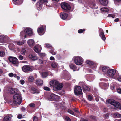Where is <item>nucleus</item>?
<instances>
[{
    "label": "nucleus",
    "instance_id": "57",
    "mask_svg": "<svg viewBox=\"0 0 121 121\" xmlns=\"http://www.w3.org/2000/svg\"><path fill=\"white\" fill-rule=\"evenodd\" d=\"M81 121H88V120L87 119H84L83 118H81Z\"/></svg>",
    "mask_w": 121,
    "mask_h": 121
},
{
    "label": "nucleus",
    "instance_id": "45",
    "mask_svg": "<svg viewBox=\"0 0 121 121\" xmlns=\"http://www.w3.org/2000/svg\"><path fill=\"white\" fill-rule=\"evenodd\" d=\"M88 99L89 101H91L92 99V97L91 95H88Z\"/></svg>",
    "mask_w": 121,
    "mask_h": 121
},
{
    "label": "nucleus",
    "instance_id": "41",
    "mask_svg": "<svg viewBox=\"0 0 121 121\" xmlns=\"http://www.w3.org/2000/svg\"><path fill=\"white\" fill-rule=\"evenodd\" d=\"M40 1L42 2V4H45L48 2V1L47 0H41Z\"/></svg>",
    "mask_w": 121,
    "mask_h": 121
},
{
    "label": "nucleus",
    "instance_id": "11",
    "mask_svg": "<svg viewBox=\"0 0 121 121\" xmlns=\"http://www.w3.org/2000/svg\"><path fill=\"white\" fill-rule=\"evenodd\" d=\"M25 32L26 34L29 36H31L33 34V33L31 29L27 27L25 29Z\"/></svg>",
    "mask_w": 121,
    "mask_h": 121
},
{
    "label": "nucleus",
    "instance_id": "54",
    "mask_svg": "<svg viewBox=\"0 0 121 121\" xmlns=\"http://www.w3.org/2000/svg\"><path fill=\"white\" fill-rule=\"evenodd\" d=\"M117 91L118 93L121 94V89L118 88L117 89Z\"/></svg>",
    "mask_w": 121,
    "mask_h": 121
},
{
    "label": "nucleus",
    "instance_id": "58",
    "mask_svg": "<svg viewBox=\"0 0 121 121\" xmlns=\"http://www.w3.org/2000/svg\"><path fill=\"white\" fill-rule=\"evenodd\" d=\"M50 59L51 60H55L53 56H51L50 58Z\"/></svg>",
    "mask_w": 121,
    "mask_h": 121
},
{
    "label": "nucleus",
    "instance_id": "29",
    "mask_svg": "<svg viewBox=\"0 0 121 121\" xmlns=\"http://www.w3.org/2000/svg\"><path fill=\"white\" fill-rule=\"evenodd\" d=\"M113 117L115 118L121 117V114L118 113H116L114 114Z\"/></svg>",
    "mask_w": 121,
    "mask_h": 121
},
{
    "label": "nucleus",
    "instance_id": "8",
    "mask_svg": "<svg viewBox=\"0 0 121 121\" xmlns=\"http://www.w3.org/2000/svg\"><path fill=\"white\" fill-rule=\"evenodd\" d=\"M86 63L90 66V67L94 70H95L96 67L97 65L95 63H94L90 60H87L86 61Z\"/></svg>",
    "mask_w": 121,
    "mask_h": 121
},
{
    "label": "nucleus",
    "instance_id": "13",
    "mask_svg": "<svg viewBox=\"0 0 121 121\" xmlns=\"http://www.w3.org/2000/svg\"><path fill=\"white\" fill-rule=\"evenodd\" d=\"M37 31L39 34L41 35H43L45 33V30L43 27H39L37 29Z\"/></svg>",
    "mask_w": 121,
    "mask_h": 121
},
{
    "label": "nucleus",
    "instance_id": "17",
    "mask_svg": "<svg viewBox=\"0 0 121 121\" xmlns=\"http://www.w3.org/2000/svg\"><path fill=\"white\" fill-rule=\"evenodd\" d=\"M27 42L28 44L30 47H32L34 46L35 43L34 40L32 39L28 40L27 41Z\"/></svg>",
    "mask_w": 121,
    "mask_h": 121
},
{
    "label": "nucleus",
    "instance_id": "31",
    "mask_svg": "<svg viewBox=\"0 0 121 121\" xmlns=\"http://www.w3.org/2000/svg\"><path fill=\"white\" fill-rule=\"evenodd\" d=\"M57 65V63L55 62H53L51 64V66L53 68H55L56 67Z\"/></svg>",
    "mask_w": 121,
    "mask_h": 121
},
{
    "label": "nucleus",
    "instance_id": "18",
    "mask_svg": "<svg viewBox=\"0 0 121 121\" xmlns=\"http://www.w3.org/2000/svg\"><path fill=\"white\" fill-rule=\"evenodd\" d=\"M29 57L30 58L33 60H35L37 59L36 56L35 54H30L29 56Z\"/></svg>",
    "mask_w": 121,
    "mask_h": 121
},
{
    "label": "nucleus",
    "instance_id": "4",
    "mask_svg": "<svg viewBox=\"0 0 121 121\" xmlns=\"http://www.w3.org/2000/svg\"><path fill=\"white\" fill-rule=\"evenodd\" d=\"M116 70L115 69H109L108 71L107 75L110 78L116 79L117 77V74H116Z\"/></svg>",
    "mask_w": 121,
    "mask_h": 121
},
{
    "label": "nucleus",
    "instance_id": "9",
    "mask_svg": "<svg viewBox=\"0 0 121 121\" xmlns=\"http://www.w3.org/2000/svg\"><path fill=\"white\" fill-rule=\"evenodd\" d=\"M74 92L75 95L81 94L82 93L81 87L79 86H76L74 89Z\"/></svg>",
    "mask_w": 121,
    "mask_h": 121
},
{
    "label": "nucleus",
    "instance_id": "24",
    "mask_svg": "<svg viewBox=\"0 0 121 121\" xmlns=\"http://www.w3.org/2000/svg\"><path fill=\"white\" fill-rule=\"evenodd\" d=\"M13 0L14 2V4L16 5L20 4L23 2L22 0Z\"/></svg>",
    "mask_w": 121,
    "mask_h": 121
},
{
    "label": "nucleus",
    "instance_id": "63",
    "mask_svg": "<svg viewBox=\"0 0 121 121\" xmlns=\"http://www.w3.org/2000/svg\"><path fill=\"white\" fill-rule=\"evenodd\" d=\"M99 33L103 32V30L101 28H100L99 29Z\"/></svg>",
    "mask_w": 121,
    "mask_h": 121
},
{
    "label": "nucleus",
    "instance_id": "64",
    "mask_svg": "<svg viewBox=\"0 0 121 121\" xmlns=\"http://www.w3.org/2000/svg\"><path fill=\"white\" fill-rule=\"evenodd\" d=\"M119 21V19L118 18H117L115 19L114 20V21L115 22H117Z\"/></svg>",
    "mask_w": 121,
    "mask_h": 121
},
{
    "label": "nucleus",
    "instance_id": "38",
    "mask_svg": "<svg viewBox=\"0 0 121 121\" xmlns=\"http://www.w3.org/2000/svg\"><path fill=\"white\" fill-rule=\"evenodd\" d=\"M8 75L10 77H16V75L15 74H14L12 73H11L8 74Z\"/></svg>",
    "mask_w": 121,
    "mask_h": 121
},
{
    "label": "nucleus",
    "instance_id": "59",
    "mask_svg": "<svg viewBox=\"0 0 121 121\" xmlns=\"http://www.w3.org/2000/svg\"><path fill=\"white\" fill-rule=\"evenodd\" d=\"M91 118L93 119H95L96 118V117L95 116H91L90 117Z\"/></svg>",
    "mask_w": 121,
    "mask_h": 121
},
{
    "label": "nucleus",
    "instance_id": "12",
    "mask_svg": "<svg viewBox=\"0 0 121 121\" xmlns=\"http://www.w3.org/2000/svg\"><path fill=\"white\" fill-rule=\"evenodd\" d=\"M9 61L13 64H17L18 63V60L16 57H10L9 58Z\"/></svg>",
    "mask_w": 121,
    "mask_h": 121
},
{
    "label": "nucleus",
    "instance_id": "46",
    "mask_svg": "<svg viewBox=\"0 0 121 121\" xmlns=\"http://www.w3.org/2000/svg\"><path fill=\"white\" fill-rule=\"evenodd\" d=\"M43 89L47 91H50V89L48 87L44 86L43 87Z\"/></svg>",
    "mask_w": 121,
    "mask_h": 121
},
{
    "label": "nucleus",
    "instance_id": "56",
    "mask_svg": "<svg viewBox=\"0 0 121 121\" xmlns=\"http://www.w3.org/2000/svg\"><path fill=\"white\" fill-rule=\"evenodd\" d=\"M21 83L22 84H23L25 83L24 81L23 80H21L20 81Z\"/></svg>",
    "mask_w": 121,
    "mask_h": 121
},
{
    "label": "nucleus",
    "instance_id": "10",
    "mask_svg": "<svg viewBox=\"0 0 121 121\" xmlns=\"http://www.w3.org/2000/svg\"><path fill=\"white\" fill-rule=\"evenodd\" d=\"M22 70L24 72H27L32 71L31 66L29 65H24L22 68Z\"/></svg>",
    "mask_w": 121,
    "mask_h": 121
},
{
    "label": "nucleus",
    "instance_id": "28",
    "mask_svg": "<svg viewBox=\"0 0 121 121\" xmlns=\"http://www.w3.org/2000/svg\"><path fill=\"white\" fill-rule=\"evenodd\" d=\"M51 48L50 49L51 50L50 52L53 55H55L56 54V52L54 49L52 47H51Z\"/></svg>",
    "mask_w": 121,
    "mask_h": 121
},
{
    "label": "nucleus",
    "instance_id": "50",
    "mask_svg": "<svg viewBox=\"0 0 121 121\" xmlns=\"http://www.w3.org/2000/svg\"><path fill=\"white\" fill-rule=\"evenodd\" d=\"M85 31L84 29L82 30L81 29L79 30H78V32L79 33H81L83 32V31Z\"/></svg>",
    "mask_w": 121,
    "mask_h": 121
},
{
    "label": "nucleus",
    "instance_id": "49",
    "mask_svg": "<svg viewBox=\"0 0 121 121\" xmlns=\"http://www.w3.org/2000/svg\"><path fill=\"white\" fill-rule=\"evenodd\" d=\"M68 112L69 113L72 115H73L74 114V112L70 109H68Z\"/></svg>",
    "mask_w": 121,
    "mask_h": 121
},
{
    "label": "nucleus",
    "instance_id": "7",
    "mask_svg": "<svg viewBox=\"0 0 121 121\" xmlns=\"http://www.w3.org/2000/svg\"><path fill=\"white\" fill-rule=\"evenodd\" d=\"M62 8L65 10H69L70 9V5L68 3L65 2L62 3L61 4Z\"/></svg>",
    "mask_w": 121,
    "mask_h": 121
},
{
    "label": "nucleus",
    "instance_id": "33",
    "mask_svg": "<svg viewBox=\"0 0 121 121\" xmlns=\"http://www.w3.org/2000/svg\"><path fill=\"white\" fill-rule=\"evenodd\" d=\"M28 81L30 82H32L33 81V77L31 75L30 76L28 77Z\"/></svg>",
    "mask_w": 121,
    "mask_h": 121
},
{
    "label": "nucleus",
    "instance_id": "30",
    "mask_svg": "<svg viewBox=\"0 0 121 121\" xmlns=\"http://www.w3.org/2000/svg\"><path fill=\"white\" fill-rule=\"evenodd\" d=\"M90 6L91 8L95 9H97V7L95 4V2H93L90 5Z\"/></svg>",
    "mask_w": 121,
    "mask_h": 121
},
{
    "label": "nucleus",
    "instance_id": "21",
    "mask_svg": "<svg viewBox=\"0 0 121 121\" xmlns=\"http://www.w3.org/2000/svg\"><path fill=\"white\" fill-rule=\"evenodd\" d=\"M99 2L101 4L104 6H106L108 3L107 0H100Z\"/></svg>",
    "mask_w": 121,
    "mask_h": 121
},
{
    "label": "nucleus",
    "instance_id": "43",
    "mask_svg": "<svg viewBox=\"0 0 121 121\" xmlns=\"http://www.w3.org/2000/svg\"><path fill=\"white\" fill-rule=\"evenodd\" d=\"M65 119L66 121H71L70 119L67 116H66L65 117Z\"/></svg>",
    "mask_w": 121,
    "mask_h": 121
},
{
    "label": "nucleus",
    "instance_id": "20",
    "mask_svg": "<svg viewBox=\"0 0 121 121\" xmlns=\"http://www.w3.org/2000/svg\"><path fill=\"white\" fill-rule=\"evenodd\" d=\"M25 43V41L23 40L22 41H16L14 42V43L16 45L19 46H21L24 44Z\"/></svg>",
    "mask_w": 121,
    "mask_h": 121
},
{
    "label": "nucleus",
    "instance_id": "51",
    "mask_svg": "<svg viewBox=\"0 0 121 121\" xmlns=\"http://www.w3.org/2000/svg\"><path fill=\"white\" fill-rule=\"evenodd\" d=\"M46 47L47 48H50V49L51 48V47H52L51 46V45L50 44H46Z\"/></svg>",
    "mask_w": 121,
    "mask_h": 121
},
{
    "label": "nucleus",
    "instance_id": "44",
    "mask_svg": "<svg viewBox=\"0 0 121 121\" xmlns=\"http://www.w3.org/2000/svg\"><path fill=\"white\" fill-rule=\"evenodd\" d=\"M108 16L109 17H110L113 18H114L115 17V15L114 14H108Z\"/></svg>",
    "mask_w": 121,
    "mask_h": 121
},
{
    "label": "nucleus",
    "instance_id": "16",
    "mask_svg": "<svg viewBox=\"0 0 121 121\" xmlns=\"http://www.w3.org/2000/svg\"><path fill=\"white\" fill-rule=\"evenodd\" d=\"M109 68L108 67L106 66H104L102 68V70L104 74H107L108 71L109 70Z\"/></svg>",
    "mask_w": 121,
    "mask_h": 121
},
{
    "label": "nucleus",
    "instance_id": "60",
    "mask_svg": "<svg viewBox=\"0 0 121 121\" xmlns=\"http://www.w3.org/2000/svg\"><path fill=\"white\" fill-rule=\"evenodd\" d=\"M22 115L20 114H19L18 115V116H17V117L19 119L21 118H22Z\"/></svg>",
    "mask_w": 121,
    "mask_h": 121
},
{
    "label": "nucleus",
    "instance_id": "26",
    "mask_svg": "<svg viewBox=\"0 0 121 121\" xmlns=\"http://www.w3.org/2000/svg\"><path fill=\"white\" fill-rule=\"evenodd\" d=\"M99 35L100 36L101 38L104 41H105L106 38L103 32L99 33Z\"/></svg>",
    "mask_w": 121,
    "mask_h": 121
},
{
    "label": "nucleus",
    "instance_id": "19",
    "mask_svg": "<svg viewBox=\"0 0 121 121\" xmlns=\"http://www.w3.org/2000/svg\"><path fill=\"white\" fill-rule=\"evenodd\" d=\"M60 17L63 19L65 20L66 19L68 16V15L65 13H61L60 14Z\"/></svg>",
    "mask_w": 121,
    "mask_h": 121
},
{
    "label": "nucleus",
    "instance_id": "2",
    "mask_svg": "<svg viewBox=\"0 0 121 121\" xmlns=\"http://www.w3.org/2000/svg\"><path fill=\"white\" fill-rule=\"evenodd\" d=\"M50 85L53 87V89L55 91L61 89L63 86L62 83H59V82L55 80L51 81L50 83Z\"/></svg>",
    "mask_w": 121,
    "mask_h": 121
},
{
    "label": "nucleus",
    "instance_id": "23",
    "mask_svg": "<svg viewBox=\"0 0 121 121\" xmlns=\"http://www.w3.org/2000/svg\"><path fill=\"white\" fill-rule=\"evenodd\" d=\"M31 92L34 94L35 93L38 94L40 93V91L34 88H31Z\"/></svg>",
    "mask_w": 121,
    "mask_h": 121
},
{
    "label": "nucleus",
    "instance_id": "32",
    "mask_svg": "<svg viewBox=\"0 0 121 121\" xmlns=\"http://www.w3.org/2000/svg\"><path fill=\"white\" fill-rule=\"evenodd\" d=\"M41 75L43 78H45L48 76V74L46 72H43L41 73Z\"/></svg>",
    "mask_w": 121,
    "mask_h": 121
},
{
    "label": "nucleus",
    "instance_id": "22",
    "mask_svg": "<svg viewBox=\"0 0 121 121\" xmlns=\"http://www.w3.org/2000/svg\"><path fill=\"white\" fill-rule=\"evenodd\" d=\"M19 90H18L16 88H12L10 90L11 93L12 94H14L15 93H17Z\"/></svg>",
    "mask_w": 121,
    "mask_h": 121
},
{
    "label": "nucleus",
    "instance_id": "15",
    "mask_svg": "<svg viewBox=\"0 0 121 121\" xmlns=\"http://www.w3.org/2000/svg\"><path fill=\"white\" fill-rule=\"evenodd\" d=\"M43 4L42 2L40 1L36 3V6L37 9L39 10H40L42 9Z\"/></svg>",
    "mask_w": 121,
    "mask_h": 121
},
{
    "label": "nucleus",
    "instance_id": "37",
    "mask_svg": "<svg viewBox=\"0 0 121 121\" xmlns=\"http://www.w3.org/2000/svg\"><path fill=\"white\" fill-rule=\"evenodd\" d=\"M38 63L39 64H42L43 62V59L41 57L38 59L37 60Z\"/></svg>",
    "mask_w": 121,
    "mask_h": 121
},
{
    "label": "nucleus",
    "instance_id": "53",
    "mask_svg": "<svg viewBox=\"0 0 121 121\" xmlns=\"http://www.w3.org/2000/svg\"><path fill=\"white\" fill-rule=\"evenodd\" d=\"M29 106H30L32 107H34L35 106V104L33 103L30 104H29Z\"/></svg>",
    "mask_w": 121,
    "mask_h": 121
},
{
    "label": "nucleus",
    "instance_id": "6",
    "mask_svg": "<svg viewBox=\"0 0 121 121\" xmlns=\"http://www.w3.org/2000/svg\"><path fill=\"white\" fill-rule=\"evenodd\" d=\"M59 99L58 96L54 94H51L50 97H48V99L49 100L58 101Z\"/></svg>",
    "mask_w": 121,
    "mask_h": 121
},
{
    "label": "nucleus",
    "instance_id": "39",
    "mask_svg": "<svg viewBox=\"0 0 121 121\" xmlns=\"http://www.w3.org/2000/svg\"><path fill=\"white\" fill-rule=\"evenodd\" d=\"M5 55V53L3 51H0V56L1 57L4 56Z\"/></svg>",
    "mask_w": 121,
    "mask_h": 121
},
{
    "label": "nucleus",
    "instance_id": "62",
    "mask_svg": "<svg viewBox=\"0 0 121 121\" xmlns=\"http://www.w3.org/2000/svg\"><path fill=\"white\" fill-rule=\"evenodd\" d=\"M21 109L22 111H25L26 110V108L24 107H22L21 108Z\"/></svg>",
    "mask_w": 121,
    "mask_h": 121
},
{
    "label": "nucleus",
    "instance_id": "25",
    "mask_svg": "<svg viewBox=\"0 0 121 121\" xmlns=\"http://www.w3.org/2000/svg\"><path fill=\"white\" fill-rule=\"evenodd\" d=\"M43 80L40 79H38L36 80V84L38 85H41L43 84Z\"/></svg>",
    "mask_w": 121,
    "mask_h": 121
},
{
    "label": "nucleus",
    "instance_id": "48",
    "mask_svg": "<svg viewBox=\"0 0 121 121\" xmlns=\"http://www.w3.org/2000/svg\"><path fill=\"white\" fill-rule=\"evenodd\" d=\"M102 85L104 86L105 87H107L108 86V84H107L105 83H103Z\"/></svg>",
    "mask_w": 121,
    "mask_h": 121
},
{
    "label": "nucleus",
    "instance_id": "34",
    "mask_svg": "<svg viewBox=\"0 0 121 121\" xmlns=\"http://www.w3.org/2000/svg\"><path fill=\"white\" fill-rule=\"evenodd\" d=\"M20 35L21 36V38L24 37V38H26V35L23 32H22L20 33Z\"/></svg>",
    "mask_w": 121,
    "mask_h": 121
},
{
    "label": "nucleus",
    "instance_id": "52",
    "mask_svg": "<svg viewBox=\"0 0 121 121\" xmlns=\"http://www.w3.org/2000/svg\"><path fill=\"white\" fill-rule=\"evenodd\" d=\"M18 58L20 60H22L23 59V57L22 55H20L18 56Z\"/></svg>",
    "mask_w": 121,
    "mask_h": 121
},
{
    "label": "nucleus",
    "instance_id": "1",
    "mask_svg": "<svg viewBox=\"0 0 121 121\" xmlns=\"http://www.w3.org/2000/svg\"><path fill=\"white\" fill-rule=\"evenodd\" d=\"M13 98L12 104L15 107L20 104L22 102V99L20 93H16L13 96Z\"/></svg>",
    "mask_w": 121,
    "mask_h": 121
},
{
    "label": "nucleus",
    "instance_id": "40",
    "mask_svg": "<svg viewBox=\"0 0 121 121\" xmlns=\"http://www.w3.org/2000/svg\"><path fill=\"white\" fill-rule=\"evenodd\" d=\"M26 52V51L25 49L24 48L22 49L21 50V53L22 54L24 55Z\"/></svg>",
    "mask_w": 121,
    "mask_h": 121
},
{
    "label": "nucleus",
    "instance_id": "61",
    "mask_svg": "<svg viewBox=\"0 0 121 121\" xmlns=\"http://www.w3.org/2000/svg\"><path fill=\"white\" fill-rule=\"evenodd\" d=\"M118 80L119 81H121V76H119L118 78Z\"/></svg>",
    "mask_w": 121,
    "mask_h": 121
},
{
    "label": "nucleus",
    "instance_id": "27",
    "mask_svg": "<svg viewBox=\"0 0 121 121\" xmlns=\"http://www.w3.org/2000/svg\"><path fill=\"white\" fill-rule=\"evenodd\" d=\"M69 66L70 68L73 70L74 71L76 70V66L74 64H71Z\"/></svg>",
    "mask_w": 121,
    "mask_h": 121
},
{
    "label": "nucleus",
    "instance_id": "14",
    "mask_svg": "<svg viewBox=\"0 0 121 121\" xmlns=\"http://www.w3.org/2000/svg\"><path fill=\"white\" fill-rule=\"evenodd\" d=\"M41 49V46L39 45H35L34 48V51L37 53L40 52Z\"/></svg>",
    "mask_w": 121,
    "mask_h": 121
},
{
    "label": "nucleus",
    "instance_id": "42",
    "mask_svg": "<svg viewBox=\"0 0 121 121\" xmlns=\"http://www.w3.org/2000/svg\"><path fill=\"white\" fill-rule=\"evenodd\" d=\"M83 89L87 91H89L90 90V88L86 86H85V88H84V87Z\"/></svg>",
    "mask_w": 121,
    "mask_h": 121
},
{
    "label": "nucleus",
    "instance_id": "35",
    "mask_svg": "<svg viewBox=\"0 0 121 121\" xmlns=\"http://www.w3.org/2000/svg\"><path fill=\"white\" fill-rule=\"evenodd\" d=\"M100 10L102 11L107 12H108L109 11V10L107 8L105 7L102 8H101Z\"/></svg>",
    "mask_w": 121,
    "mask_h": 121
},
{
    "label": "nucleus",
    "instance_id": "47",
    "mask_svg": "<svg viewBox=\"0 0 121 121\" xmlns=\"http://www.w3.org/2000/svg\"><path fill=\"white\" fill-rule=\"evenodd\" d=\"M38 119V118L37 117L35 116L33 117V121H37Z\"/></svg>",
    "mask_w": 121,
    "mask_h": 121
},
{
    "label": "nucleus",
    "instance_id": "3",
    "mask_svg": "<svg viewBox=\"0 0 121 121\" xmlns=\"http://www.w3.org/2000/svg\"><path fill=\"white\" fill-rule=\"evenodd\" d=\"M73 59L74 63L77 65H80L83 63V59L82 57L78 56H74Z\"/></svg>",
    "mask_w": 121,
    "mask_h": 121
},
{
    "label": "nucleus",
    "instance_id": "5",
    "mask_svg": "<svg viewBox=\"0 0 121 121\" xmlns=\"http://www.w3.org/2000/svg\"><path fill=\"white\" fill-rule=\"evenodd\" d=\"M107 102L111 105H112L114 107L121 109V104H120L118 102H115L112 99H109L107 100Z\"/></svg>",
    "mask_w": 121,
    "mask_h": 121
},
{
    "label": "nucleus",
    "instance_id": "36",
    "mask_svg": "<svg viewBox=\"0 0 121 121\" xmlns=\"http://www.w3.org/2000/svg\"><path fill=\"white\" fill-rule=\"evenodd\" d=\"M10 117L6 116L4 117L3 121H10Z\"/></svg>",
    "mask_w": 121,
    "mask_h": 121
},
{
    "label": "nucleus",
    "instance_id": "55",
    "mask_svg": "<svg viewBox=\"0 0 121 121\" xmlns=\"http://www.w3.org/2000/svg\"><path fill=\"white\" fill-rule=\"evenodd\" d=\"M110 88L111 89H113L114 88V85L113 84H111L110 86Z\"/></svg>",
    "mask_w": 121,
    "mask_h": 121
}]
</instances>
